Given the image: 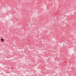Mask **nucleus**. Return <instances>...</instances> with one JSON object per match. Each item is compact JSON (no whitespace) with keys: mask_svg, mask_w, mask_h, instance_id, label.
Wrapping results in <instances>:
<instances>
[{"mask_svg":"<svg viewBox=\"0 0 76 76\" xmlns=\"http://www.w3.org/2000/svg\"><path fill=\"white\" fill-rule=\"evenodd\" d=\"M1 41L2 42H4V39L2 38L1 39Z\"/></svg>","mask_w":76,"mask_h":76,"instance_id":"obj_1","label":"nucleus"}]
</instances>
